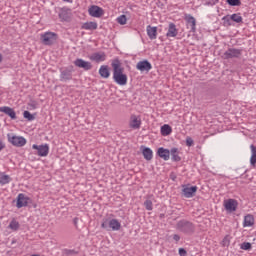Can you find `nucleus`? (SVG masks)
Instances as JSON below:
<instances>
[{"label": "nucleus", "mask_w": 256, "mask_h": 256, "mask_svg": "<svg viewBox=\"0 0 256 256\" xmlns=\"http://www.w3.org/2000/svg\"><path fill=\"white\" fill-rule=\"evenodd\" d=\"M223 21H224V25H226L227 27L231 26V17L224 16Z\"/></svg>", "instance_id": "obj_40"}, {"label": "nucleus", "mask_w": 256, "mask_h": 256, "mask_svg": "<svg viewBox=\"0 0 256 256\" xmlns=\"http://www.w3.org/2000/svg\"><path fill=\"white\" fill-rule=\"evenodd\" d=\"M31 256H40L39 254H34V255H31Z\"/></svg>", "instance_id": "obj_50"}, {"label": "nucleus", "mask_w": 256, "mask_h": 256, "mask_svg": "<svg viewBox=\"0 0 256 256\" xmlns=\"http://www.w3.org/2000/svg\"><path fill=\"white\" fill-rule=\"evenodd\" d=\"M110 229H112V231H119V229H121V223L119 222V220L111 219Z\"/></svg>", "instance_id": "obj_29"}, {"label": "nucleus", "mask_w": 256, "mask_h": 256, "mask_svg": "<svg viewBox=\"0 0 256 256\" xmlns=\"http://www.w3.org/2000/svg\"><path fill=\"white\" fill-rule=\"evenodd\" d=\"M59 19H61V21H70L71 19V10L68 9H61L60 13H59Z\"/></svg>", "instance_id": "obj_23"}, {"label": "nucleus", "mask_w": 256, "mask_h": 256, "mask_svg": "<svg viewBox=\"0 0 256 256\" xmlns=\"http://www.w3.org/2000/svg\"><path fill=\"white\" fill-rule=\"evenodd\" d=\"M195 193H197V186H184L182 189V195H184L186 199L195 197Z\"/></svg>", "instance_id": "obj_12"}, {"label": "nucleus", "mask_w": 256, "mask_h": 256, "mask_svg": "<svg viewBox=\"0 0 256 256\" xmlns=\"http://www.w3.org/2000/svg\"><path fill=\"white\" fill-rule=\"evenodd\" d=\"M113 69V80L117 85H127V74L125 73V68L121 66V62L119 60H115L112 63Z\"/></svg>", "instance_id": "obj_1"}, {"label": "nucleus", "mask_w": 256, "mask_h": 256, "mask_svg": "<svg viewBox=\"0 0 256 256\" xmlns=\"http://www.w3.org/2000/svg\"><path fill=\"white\" fill-rule=\"evenodd\" d=\"M71 253L77 254L75 250H70Z\"/></svg>", "instance_id": "obj_48"}, {"label": "nucleus", "mask_w": 256, "mask_h": 256, "mask_svg": "<svg viewBox=\"0 0 256 256\" xmlns=\"http://www.w3.org/2000/svg\"><path fill=\"white\" fill-rule=\"evenodd\" d=\"M74 65L79 67V69H84V71H91V69H93V64H91V62L85 61L81 58H77L74 61Z\"/></svg>", "instance_id": "obj_9"}, {"label": "nucleus", "mask_w": 256, "mask_h": 256, "mask_svg": "<svg viewBox=\"0 0 256 256\" xmlns=\"http://www.w3.org/2000/svg\"><path fill=\"white\" fill-rule=\"evenodd\" d=\"M90 61H94L95 63H103L105 59H107V55L105 52H95L89 57Z\"/></svg>", "instance_id": "obj_14"}, {"label": "nucleus", "mask_w": 256, "mask_h": 256, "mask_svg": "<svg viewBox=\"0 0 256 256\" xmlns=\"http://www.w3.org/2000/svg\"><path fill=\"white\" fill-rule=\"evenodd\" d=\"M17 243V240H12V245Z\"/></svg>", "instance_id": "obj_49"}, {"label": "nucleus", "mask_w": 256, "mask_h": 256, "mask_svg": "<svg viewBox=\"0 0 256 256\" xmlns=\"http://www.w3.org/2000/svg\"><path fill=\"white\" fill-rule=\"evenodd\" d=\"M136 69L141 71V73H149L153 69V66L149 60H143L136 64Z\"/></svg>", "instance_id": "obj_8"}, {"label": "nucleus", "mask_w": 256, "mask_h": 256, "mask_svg": "<svg viewBox=\"0 0 256 256\" xmlns=\"http://www.w3.org/2000/svg\"><path fill=\"white\" fill-rule=\"evenodd\" d=\"M250 149H251L250 165L252 167H256V146L251 144Z\"/></svg>", "instance_id": "obj_26"}, {"label": "nucleus", "mask_w": 256, "mask_h": 256, "mask_svg": "<svg viewBox=\"0 0 256 256\" xmlns=\"http://www.w3.org/2000/svg\"><path fill=\"white\" fill-rule=\"evenodd\" d=\"M237 205H239V203L235 199H228L224 202V207L226 211H229L230 213H233V211H237Z\"/></svg>", "instance_id": "obj_15"}, {"label": "nucleus", "mask_w": 256, "mask_h": 256, "mask_svg": "<svg viewBox=\"0 0 256 256\" xmlns=\"http://www.w3.org/2000/svg\"><path fill=\"white\" fill-rule=\"evenodd\" d=\"M178 253L180 256H187V250L185 248H179Z\"/></svg>", "instance_id": "obj_43"}, {"label": "nucleus", "mask_w": 256, "mask_h": 256, "mask_svg": "<svg viewBox=\"0 0 256 256\" xmlns=\"http://www.w3.org/2000/svg\"><path fill=\"white\" fill-rule=\"evenodd\" d=\"M231 21H234V23H243V17H241V14H232L230 16Z\"/></svg>", "instance_id": "obj_31"}, {"label": "nucleus", "mask_w": 256, "mask_h": 256, "mask_svg": "<svg viewBox=\"0 0 256 256\" xmlns=\"http://www.w3.org/2000/svg\"><path fill=\"white\" fill-rule=\"evenodd\" d=\"M176 228L181 233H185V235H193V233H195V224L187 220H180Z\"/></svg>", "instance_id": "obj_2"}, {"label": "nucleus", "mask_w": 256, "mask_h": 256, "mask_svg": "<svg viewBox=\"0 0 256 256\" xmlns=\"http://www.w3.org/2000/svg\"><path fill=\"white\" fill-rule=\"evenodd\" d=\"M157 155L161 159H164V161H169V158L171 156V151L169 149L160 147V148H158Z\"/></svg>", "instance_id": "obj_17"}, {"label": "nucleus", "mask_w": 256, "mask_h": 256, "mask_svg": "<svg viewBox=\"0 0 256 256\" xmlns=\"http://www.w3.org/2000/svg\"><path fill=\"white\" fill-rule=\"evenodd\" d=\"M20 225L17 220H12L9 224V228L12 229V231H17L19 229Z\"/></svg>", "instance_id": "obj_33"}, {"label": "nucleus", "mask_w": 256, "mask_h": 256, "mask_svg": "<svg viewBox=\"0 0 256 256\" xmlns=\"http://www.w3.org/2000/svg\"><path fill=\"white\" fill-rule=\"evenodd\" d=\"M43 45H54L57 42V34L55 32H46L41 35Z\"/></svg>", "instance_id": "obj_4"}, {"label": "nucleus", "mask_w": 256, "mask_h": 256, "mask_svg": "<svg viewBox=\"0 0 256 256\" xmlns=\"http://www.w3.org/2000/svg\"><path fill=\"white\" fill-rule=\"evenodd\" d=\"M172 131L173 129L168 124H164L161 127V135H163V137H167V135H171Z\"/></svg>", "instance_id": "obj_28"}, {"label": "nucleus", "mask_w": 256, "mask_h": 256, "mask_svg": "<svg viewBox=\"0 0 256 256\" xmlns=\"http://www.w3.org/2000/svg\"><path fill=\"white\" fill-rule=\"evenodd\" d=\"M0 112L5 113V115H8L10 119H13V120L17 119V113H15V110H13V108L9 106L0 107Z\"/></svg>", "instance_id": "obj_16"}, {"label": "nucleus", "mask_w": 256, "mask_h": 256, "mask_svg": "<svg viewBox=\"0 0 256 256\" xmlns=\"http://www.w3.org/2000/svg\"><path fill=\"white\" fill-rule=\"evenodd\" d=\"M117 23H119V25H125L127 23V16L125 14L119 16L117 18Z\"/></svg>", "instance_id": "obj_36"}, {"label": "nucleus", "mask_w": 256, "mask_h": 256, "mask_svg": "<svg viewBox=\"0 0 256 256\" xmlns=\"http://www.w3.org/2000/svg\"><path fill=\"white\" fill-rule=\"evenodd\" d=\"M3 61V55L0 54V63Z\"/></svg>", "instance_id": "obj_47"}, {"label": "nucleus", "mask_w": 256, "mask_h": 256, "mask_svg": "<svg viewBox=\"0 0 256 256\" xmlns=\"http://www.w3.org/2000/svg\"><path fill=\"white\" fill-rule=\"evenodd\" d=\"M28 109H37V101L31 100V101L28 103Z\"/></svg>", "instance_id": "obj_39"}, {"label": "nucleus", "mask_w": 256, "mask_h": 256, "mask_svg": "<svg viewBox=\"0 0 256 256\" xmlns=\"http://www.w3.org/2000/svg\"><path fill=\"white\" fill-rule=\"evenodd\" d=\"M173 239H174V241H180L181 240V236H179L178 234H174L173 235Z\"/></svg>", "instance_id": "obj_44"}, {"label": "nucleus", "mask_w": 256, "mask_h": 256, "mask_svg": "<svg viewBox=\"0 0 256 256\" xmlns=\"http://www.w3.org/2000/svg\"><path fill=\"white\" fill-rule=\"evenodd\" d=\"M32 149H35L37 151L36 154L39 157H47L49 155V144H33Z\"/></svg>", "instance_id": "obj_7"}, {"label": "nucleus", "mask_w": 256, "mask_h": 256, "mask_svg": "<svg viewBox=\"0 0 256 256\" xmlns=\"http://www.w3.org/2000/svg\"><path fill=\"white\" fill-rule=\"evenodd\" d=\"M230 243H231V242H230V240H229V236H225L224 239H223V241H222L223 247H229Z\"/></svg>", "instance_id": "obj_41"}, {"label": "nucleus", "mask_w": 256, "mask_h": 256, "mask_svg": "<svg viewBox=\"0 0 256 256\" xmlns=\"http://www.w3.org/2000/svg\"><path fill=\"white\" fill-rule=\"evenodd\" d=\"M186 145H187V147H193V145H194L193 138L187 137L186 138Z\"/></svg>", "instance_id": "obj_42"}, {"label": "nucleus", "mask_w": 256, "mask_h": 256, "mask_svg": "<svg viewBox=\"0 0 256 256\" xmlns=\"http://www.w3.org/2000/svg\"><path fill=\"white\" fill-rule=\"evenodd\" d=\"M9 181H11V178L9 177V175H3L0 177L1 185H7V183H9Z\"/></svg>", "instance_id": "obj_35"}, {"label": "nucleus", "mask_w": 256, "mask_h": 256, "mask_svg": "<svg viewBox=\"0 0 256 256\" xmlns=\"http://www.w3.org/2000/svg\"><path fill=\"white\" fill-rule=\"evenodd\" d=\"M99 75L102 79H109L111 77V72L109 71L108 65H102L99 69Z\"/></svg>", "instance_id": "obj_21"}, {"label": "nucleus", "mask_w": 256, "mask_h": 256, "mask_svg": "<svg viewBox=\"0 0 256 256\" xmlns=\"http://www.w3.org/2000/svg\"><path fill=\"white\" fill-rule=\"evenodd\" d=\"M243 53V50L237 48H229L224 52V59H239Z\"/></svg>", "instance_id": "obj_5"}, {"label": "nucleus", "mask_w": 256, "mask_h": 256, "mask_svg": "<svg viewBox=\"0 0 256 256\" xmlns=\"http://www.w3.org/2000/svg\"><path fill=\"white\" fill-rule=\"evenodd\" d=\"M23 117H24V119H27L28 121H35V116L33 114H31V112H29L27 110L24 111Z\"/></svg>", "instance_id": "obj_32"}, {"label": "nucleus", "mask_w": 256, "mask_h": 256, "mask_svg": "<svg viewBox=\"0 0 256 256\" xmlns=\"http://www.w3.org/2000/svg\"><path fill=\"white\" fill-rule=\"evenodd\" d=\"M144 207L147 211H153V201L151 200H146L144 202Z\"/></svg>", "instance_id": "obj_37"}, {"label": "nucleus", "mask_w": 256, "mask_h": 256, "mask_svg": "<svg viewBox=\"0 0 256 256\" xmlns=\"http://www.w3.org/2000/svg\"><path fill=\"white\" fill-rule=\"evenodd\" d=\"M146 31L151 41H154V39H157V26L148 25L146 28Z\"/></svg>", "instance_id": "obj_19"}, {"label": "nucleus", "mask_w": 256, "mask_h": 256, "mask_svg": "<svg viewBox=\"0 0 256 256\" xmlns=\"http://www.w3.org/2000/svg\"><path fill=\"white\" fill-rule=\"evenodd\" d=\"M226 3L231 7H239L241 5V0H226Z\"/></svg>", "instance_id": "obj_34"}, {"label": "nucleus", "mask_w": 256, "mask_h": 256, "mask_svg": "<svg viewBox=\"0 0 256 256\" xmlns=\"http://www.w3.org/2000/svg\"><path fill=\"white\" fill-rule=\"evenodd\" d=\"M179 31L177 30V26L175 23L171 22L168 26V32L166 33V37H177Z\"/></svg>", "instance_id": "obj_20"}, {"label": "nucleus", "mask_w": 256, "mask_h": 256, "mask_svg": "<svg viewBox=\"0 0 256 256\" xmlns=\"http://www.w3.org/2000/svg\"><path fill=\"white\" fill-rule=\"evenodd\" d=\"M73 223H74V226H75L76 229H77V223H79V218L75 217V218L73 219Z\"/></svg>", "instance_id": "obj_45"}, {"label": "nucleus", "mask_w": 256, "mask_h": 256, "mask_svg": "<svg viewBox=\"0 0 256 256\" xmlns=\"http://www.w3.org/2000/svg\"><path fill=\"white\" fill-rule=\"evenodd\" d=\"M7 137L9 143H11L14 147H25V145H27V139H25L23 136L8 134Z\"/></svg>", "instance_id": "obj_3"}, {"label": "nucleus", "mask_w": 256, "mask_h": 256, "mask_svg": "<svg viewBox=\"0 0 256 256\" xmlns=\"http://www.w3.org/2000/svg\"><path fill=\"white\" fill-rule=\"evenodd\" d=\"M185 21L187 28L190 29V33H195V31H197V20H195V17H193L191 14H187L185 16Z\"/></svg>", "instance_id": "obj_10"}, {"label": "nucleus", "mask_w": 256, "mask_h": 256, "mask_svg": "<svg viewBox=\"0 0 256 256\" xmlns=\"http://www.w3.org/2000/svg\"><path fill=\"white\" fill-rule=\"evenodd\" d=\"M74 72H75V68L73 66L64 68L60 72V81H71V79H73Z\"/></svg>", "instance_id": "obj_6"}, {"label": "nucleus", "mask_w": 256, "mask_h": 256, "mask_svg": "<svg viewBox=\"0 0 256 256\" xmlns=\"http://www.w3.org/2000/svg\"><path fill=\"white\" fill-rule=\"evenodd\" d=\"M89 15L91 17H103L105 11L103 10V8L97 6V5H92L89 9H88Z\"/></svg>", "instance_id": "obj_11"}, {"label": "nucleus", "mask_w": 256, "mask_h": 256, "mask_svg": "<svg viewBox=\"0 0 256 256\" xmlns=\"http://www.w3.org/2000/svg\"><path fill=\"white\" fill-rule=\"evenodd\" d=\"M29 205V197L25 196V194L21 193L17 196L16 207L21 209L22 207H27Z\"/></svg>", "instance_id": "obj_13"}, {"label": "nucleus", "mask_w": 256, "mask_h": 256, "mask_svg": "<svg viewBox=\"0 0 256 256\" xmlns=\"http://www.w3.org/2000/svg\"><path fill=\"white\" fill-rule=\"evenodd\" d=\"M170 155L172 157V161L179 162L181 158L179 156V149L178 148H171Z\"/></svg>", "instance_id": "obj_27"}, {"label": "nucleus", "mask_w": 256, "mask_h": 256, "mask_svg": "<svg viewBox=\"0 0 256 256\" xmlns=\"http://www.w3.org/2000/svg\"><path fill=\"white\" fill-rule=\"evenodd\" d=\"M244 227H253V225H255V218L253 217V215L248 214L244 217V223H243Z\"/></svg>", "instance_id": "obj_24"}, {"label": "nucleus", "mask_w": 256, "mask_h": 256, "mask_svg": "<svg viewBox=\"0 0 256 256\" xmlns=\"http://www.w3.org/2000/svg\"><path fill=\"white\" fill-rule=\"evenodd\" d=\"M131 129H140L141 128V119L135 115L130 117L129 123Z\"/></svg>", "instance_id": "obj_18"}, {"label": "nucleus", "mask_w": 256, "mask_h": 256, "mask_svg": "<svg viewBox=\"0 0 256 256\" xmlns=\"http://www.w3.org/2000/svg\"><path fill=\"white\" fill-rule=\"evenodd\" d=\"M251 247V242H244L241 244V249H243L244 251H249Z\"/></svg>", "instance_id": "obj_38"}, {"label": "nucleus", "mask_w": 256, "mask_h": 256, "mask_svg": "<svg viewBox=\"0 0 256 256\" xmlns=\"http://www.w3.org/2000/svg\"><path fill=\"white\" fill-rule=\"evenodd\" d=\"M81 29H85L86 31H95V29H97V22H85L82 24Z\"/></svg>", "instance_id": "obj_25"}, {"label": "nucleus", "mask_w": 256, "mask_h": 256, "mask_svg": "<svg viewBox=\"0 0 256 256\" xmlns=\"http://www.w3.org/2000/svg\"><path fill=\"white\" fill-rule=\"evenodd\" d=\"M64 1H68V2H69V1H71V0H64Z\"/></svg>", "instance_id": "obj_51"}, {"label": "nucleus", "mask_w": 256, "mask_h": 256, "mask_svg": "<svg viewBox=\"0 0 256 256\" xmlns=\"http://www.w3.org/2000/svg\"><path fill=\"white\" fill-rule=\"evenodd\" d=\"M3 149H5V145H3L2 142H0V151H3Z\"/></svg>", "instance_id": "obj_46"}, {"label": "nucleus", "mask_w": 256, "mask_h": 256, "mask_svg": "<svg viewBox=\"0 0 256 256\" xmlns=\"http://www.w3.org/2000/svg\"><path fill=\"white\" fill-rule=\"evenodd\" d=\"M101 227H102V229H106V231H109L111 229V219L104 218L102 220Z\"/></svg>", "instance_id": "obj_30"}, {"label": "nucleus", "mask_w": 256, "mask_h": 256, "mask_svg": "<svg viewBox=\"0 0 256 256\" xmlns=\"http://www.w3.org/2000/svg\"><path fill=\"white\" fill-rule=\"evenodd\" d=\"M141 149L144 159H146V161H151V159H153V150L145 146H141Z\"/></svg>", "instance_id": "obj_22"}]
</instances>
